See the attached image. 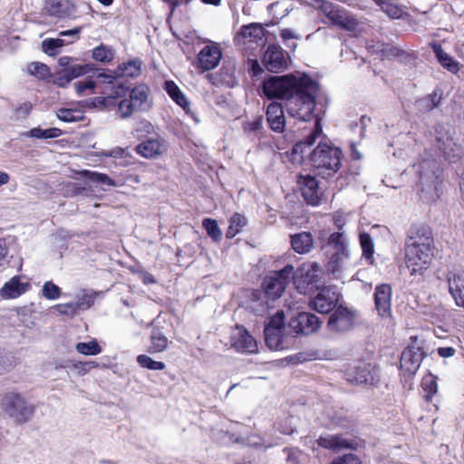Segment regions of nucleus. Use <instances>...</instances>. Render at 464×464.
Here are the masks:
<instances>
[{"label":"nucleus","mask_w":464,"mask_h":464,"mask_svg":"<svg viewBox=\"0 0 464 464\" xmlns=\"http://www.w3.org/2000/svg\"><path fill=\"white\" fill-rule=\"evenodd\" d=\"M291 246L293 250L300 255L310 253L314 247V240L310 232H300L291 235Z\"/></svg>","instance_id":"obj_31"},{"label":"nucleus","mask_w":464,"mask_h":464,"mask_svg":"<svg viewBox=\"0 0 464 464\" xmlns=\"http://www.w3.org/2000/svg\"><path fill=\"white\" fill-rule=\"evenodd\" d=\"M29 288V282L24 281L20 276H14L2 286L0 295L5 299H14L27 292Z\"/></svg>","instance_id":"obj_23"},{"label":"nucleus","mask_w":464,"mask_h":464,"mask_svg":"<svg viewBox=\"0 0 464 464\" xmlns=\"http://www.w3.org/2000/svg\"><path fill=\"white\" fill-rule=\"evenodd\" d=\"M44 10L49 15L66 18L75 14L76 6L72 0H45Z\"/></svg>","instance_id":"obj_20"},{"label":"nucleus","mask_w":464,"mask_h":464,"mask_svg":"<svg viewBox=\"0 0 464 464\" xmlns=\"http://www.w3.org/2000/svg\"><path fill=\"white\" fill-rule=\"evenodd\" d=\"M327 255L329 256L327 270L335 279L341 278L344 270L345 259L348 257L349 254L340 255L338 253H330Z\"/></svg>","instance_id":"obj_34"},{"label":"nucleus","mask_w":464,"mask_h":464,"mask_svg":"<svg viewBox=\"0 0 464 464\" xmlns=\"http://www.w3.org/2000/svg\"><path fill=\"white\" fill-rule=\"evenodd\" d=\"M222 432L218 430H215L213 431V439L217 441V442H219L221 444H227L231 441L232 440V435L228 432H225L224 434H221Z\"/></svg>","instance_id":"obj_58"},{"label":"nucleus","mask_w":464,"mask_h":464,"mask_svg":"<svg viewBox=\"0 0 464 464\" xmlns=\"http://www.w3.org/2000/svg\"><path fill=\"white\" fill-rule=\"evenodd\" d=\"M164 90L196 122L199 121L197 115L191 111L190 102L173 81H167L164 84Z\"/></svg>","instance_id":"obj_28"},{"label":"nucleus","mask_w":464,"mask_h":464,"mask_svg":"<svg viewBox=\"0 0 464 464\" xmlns=\"http://www.w3.org/2000/svg\"><path fill=\"white\" fill-rule=\"evenodd\" d=\"M374 304L381 317L390 318L392 316V287L390 285L382 284L376 286Z\"/></svg>","instance_id":"obj_17"},{"label":"nucleus","mask_w":464,"mask_h":464,"mask_svg":"<svg viewBox=\"0 0 464 464\" xmlns=\"http://www.w3.org/2000/svg\"><path fill=\"white\" fill-rule=\"evenodd\" d=\"M301 82V75L272 76L263 82V92L268 98H285L295 91Z\"/></svg>","instance_id":"obj_5"},{"label":"nucleus","mask_w":464,"mask_h":464,"mask_svg":"<svg viewBox=\"0 0 464 464\" xmlns=\"http://www.w3.org/2000/svg\"><path fill=\"white\" fill-rule=\"evenodd\" d=\"M266 327L276 328V330L284 331L285 327V314L283 311H277L275 315H273L269 323L266 325Z\"/></svg>","instance_id":"obj_56"},{"label":"nucleus","mask_w":464,"mask_h":464,"mask_svg":"<svg viewBox=\"0 0 464 464\" xmlns=\"http://www.w3.org/2000/svg\"><path fill=\"white\" fill-rule=\"evenodd\" d=\"M203 227L206 229L208 235L214 240L218 241L221 238V231L218 227L216 220L211 218H205L203 220Z\"/></svg>","instance_id":"obj_50"},{"label":"nucleus","mask_w":464,"mask_h":464,"mask_svg":"<svg viewBox=\"0 0 464 464\" xmlns=\"http://www.w3.org/2000/svg\"><path fill=\"white\" fill-rule=\"evenodd\" d=\"M113 81L114 77L111 74L98 73L95 78L92 77L77 82L75 83V91L78 94L92 93L94 88L102 84H107L110 87V84H111Z\"/></svg>","instance_id":"obj_25"},{"label":"nucleus","mask_w":464,"mask_h":464,"mask_svg":"<svg viewBox=\"0 0 464 464\" xmlns=\"http://www.w3.org/2000/svg\"><path fill=\"white\" fill-rule=\"evenodd\" d=\"M284 452L286 454L287 464H301L302 450L297 448H285Z\"/></svg>","instance_id":"obj_55"},{"label":"nucleus","mask_w":464,"mask_h":464,"mask_svg":"<svg viewBox=\"0 0 464 464\" xmlns=\"http://www.w3.org/2000/svg\"><path fill=\"white\" fill-rule=\"evenodd\" d=\"M340 294L333 286H325L319 290L310 301V307L318 313L326 314L335 307Z\"/></svg>","instance_id":"obj_13"},{"label":"nucleus","mask_w":464,"mask_h":464,"mask_svg":"<svg viewBox=\"0 0 464 464\" xmlns=\"http://www.w3.org/2000/svg\"><path fill=\"white\" fill-rule=\"evenodd\" d=\"M317 8L331 21L334 25L349 32H355L359 23L355 17L338 5L326 0H314Z\"/></svg>","instance_id":"obj_4"},{"label":"nucleus","mask_w":464,"mask_h":464,"mask_svg":"<svg viewBox=\"0 0 464 464\" xmlns=\"http://www.w3.org/2000/svg\"><path fill=\"white\" fill-rule=\"evenodd\" d=\"M318 92V82L308 75L302 74L301 82L285 101L288 114L302 121H310L316 105Z\"/></svg>","instance_id":"obj_3"},{"label":"nucleus","mask_w":464,"mask_h":464,"mask_svg":"<svg viewBox=\"0 0 464 464\" xmlns=\"http://www.w3.org/2000/svg\"><path fill=\"white\" fill-rule=\"evenodd\" d=\"M448 285L456 304L464 309V272L450 274L448 277Z\"/></svg>","instance_id":"obj_30"},{"label":"nucleus","mask_w":464,"mask_h":464,"mask_svg":"<svg viewBox=\"0 0 464 464\" xmlns=\"http://www.w3.org/2000/svg\"><path fill=\"white\" fill-rule=\"evenodd\" d=\"M27 72L29 74L34 75L38 79H45L50 75L48 66L39 62H34L28 64Z\"/></svg>","instance_id":"obj_43"},{"label":"nucleus","mask_w":464,"mask_h":464,"mask_svg":"<svg viewBox=\"0 0 464 464\" xmlns=\"http://www.w3.org/2000/svg\"><path fill=\"white\" fill-rule=\"evenodd\" d=\"M434 246L405 249V264L411 276H421L429 267L434 256Z\"/></svg>","instance_id":"obj_6"},{"label":"nucleus","mask_w":464,"mask_h":464,"mask_svg":"<svg viewBox=\"0 0 464 464\" xmlns=\"http://www.w3.org/2000/svg\"><path fill=\"white\" fill-rule=\"evenodd\" d=\"M298 183L306 202L311 205L318 204L322 192L316 179L310 175L300 176Z\"/></svg>","instance_id":"obj_21"},{"label":"nucleus","mask_w":464,"mask_h":464,"mask_svg":"<svg viewBox=\"0 0 464 464\" xmlns=\"http://www.w3.org/2000/svg\"><path fill=\"white\" fill-rule=\"evenodd\" d=\"M141 63L140 60H131L119 65L111 74L114 81L110 87L111 94L107 97L96 98L99 105L108 107L117 105L116 113L121 119H127L133 114L144 111L150 108V89L145 84H139L130 90L125 89L118 78L135 77L140 73Z\"/></svg>","instance_id":"obj_1"},{"label":"nucleus","mask_w":464,"mask_h":464,"mask_svg":"<svg viewBox=\"0 0 464 464\" xmlns=\"http://www.w3.org/2000/svg\"><path fill=\"white\" fill-rule=\"evenodd\" d=\"M83 177L88 178L93 181L105 184L108 186H115V182L106 174L91 171V170H83L82 171Z\"/></svg>","instance_id":"obj_48"},{"label":"nucleus","mask_w":464,"mask_h":464,"mask_svg":"<svg viewBox=\"0 0 464 464\" xmlns=\"http://www.w3.org/2000/svg\"><path fill=\"white\" fill-rule=\"evenodd\" d=\"M283 332L276 328L265 327V340L269 349L275 351L284 349Z\"/></svg>","instance_id":"obj_35"},{"label":"nucleus","mask_w":464,"mask_h":464,"mask_svg":"<svg viewBox=\"0 0 464 464\" xmlns=\"http://www.w3.org/2000/svg\"><path fill=\"white\" fill-rule=\"evenodd\" d=\"M136 151L144 158H154L165 151V146L160 140L150 139L138 145Z\"/></svg>","instance_id":"obj_33"},{"label":"nucleus","mask_w":464,"mask_h":464,"mask_svg":"<svg viewBox=\"0 0 464 464\" xmlns=\"http://www.w3.org/2000/svg\"><path fill=\"white\" fill-rule=\"evenodd\" d=\"M72 79L69 75V73L65 71V69L61 72L58 76L56 77L55 82L59 86H65L68 82H70Z\"/></svg>","instance_id":"obj_62"},{"label":"nucleus","mask_w":464,"mask_h":464,"mask_svg":"<svg viewBox=\"0 0 464 464\" xmlns=\"http://www.w3.org/2000/svg\"><path fill=\"white\" fill-rule=\"evenodd\" d=\"M265 30L257 24H251L242 27L236 40L238 44L245 46L246 50L254 51L263 45Z\"/></svg>","instance_id":"obj_11"},{"label":"nucleus","mask_w":464,"mask_h":464,"mask_svg":"<svg viewBox=\"0 0 464 464\" xmlns=\"http://www.w3.org/2000/svg\"><path fill=\"white\" fill-rule=\"evenodd\" d=\"M5 414L16 424L28 421L34 414L33 408H5Z\"/></svg>","instance_id":"obj_36"},{"label":"nucleus","mask_w":464,"mask_h":464,"mask_svg":"<svg viewBox=\"0 0 464 464\" xmlns=\"http://www.w3.org/2000/svg\"><path fill=\"white\" fill-rule=\"evenodd\" d=\"M424 245L425 246H434L430 227L423 223L412 224L407 232L405 249L421 248Z\"/></svg>","instance_id":"obj_10"},{"label":"nucleus","mask_w":464,"mask_h":464,"mask_svg":"<svg viewBox=\"0 0 464 464\" xmlns=\"http://www.w3.org/2000/svg\"><path fill=\"white\" fill-rule=\"evenodd\" d=\"M355 314L350 309L338 306L330 315L327 327L331 332L345 333L354 326Z\"/></svg>","instance_id":"obj_12"},{"label":"nucleus","mask_w":464,"mask_h":464,"mask_svg":"<svg viewBox=\"0 0 464 464\" xmlns=\"http://www.w3.org/2000/svg\"><path fill=\"white\" fill-rule=\"evenodd\" d=\"M262 63L269 72H278L287 67L286 53L278 44H271L263 54Z\"/></svg>","instance_id":"obj_14"},{"label":"nucleus","mask_w":464,"mask_h":464,"mask_svg":"<svg viewBox=\"0 0 464 464\" xmlns=\"http://www.w3.org/2000/svg\"><path fill=\"white\" fill-rule=\"evenodd\" d=\"M32 110V104L30 102H24L16 108L15 113L18 118L26 117Z\"/></svg>","instance_id":"obj_60"},{"label":"nucleus","mask_w":464,"mask_h":464,"mask_svg":"<svg viewBox=\"0 0 464 464\" xmlns=\"http://www.w3.org/2000/svg\"><path fill=\"white\" fill-rule=\"evenodd\" d=\"M237 341L234 343V348L245 354H252L257 353V343L255 338L241 326H236Z\"/></svg>","instance_id":"obj_26"},{"label":"nucleus","mask_w":464,"mask_h":464,"mask_svg":"<svg viewBox=\"0 0 464 464\" xmlns=\"http://www.w3.org/2000/svg\"><path fill=\"white\" fill-rule=\"evenodd\" d=\"M124 152H125V150L123 149L117 147L109 151H102L99 153V155L118 159V158L122 157Z\"/></svg>","instance_id":"obj_61"},{"label":"nucleus","mask_w":464,"mask_h":464,"mask_svg":"<svg viewBox=\"0 0 464 464\" xmlns=\"http://www.w3.org/2000/svg\"><path fill=\"white\" fill-rule=\"evenodd\" d=\"M434 52L442 66L448 68L450 71L458 70V63L454 62L452 58L442 50L441 46H434Z\"/></svg>","instance_id":"obj_42"},{"label":"nucleus","mask_w":464,"mask_h":464,"mask_svg":"<svg viewBox=\"0 0 464 464\" xmlns=\"http://www.w3.org/2000/svg\"><path fill=\"white\" fill-rule=\"evenodd\" d=\"M440 100V97H439L436 92H433L431 95L428 97V99L425 100V102H427L425 108L427 110H432L433 108L438 106Z\"/></svg>","instance_id":"obj_63"},{"label":"nucleus","mask_w":464,"mask_h":464,"mask_svg":"<svg viewBox=\"0 0 464 464\" xmlns=\"http://www.w3.org/2000/svg\"><path fill=\"white\" fill-rule=\"evenodd\" d=\"M24 403H26L24 398L14 392H7L3 399L4 406H19Z\"/></svg>","instance_id":"obj_54"},{"label":"nucleus","mask_w":464,"mask_h":464,"mask_svg":"<svg viewBox=\"0 0 464 464\" xmlns=\"http://www.w3.org/2000/svg\"><path fill=\"white\" fill-rule=\"evenodd\" d=\"M293 270L294 266L287 265L279 271H273L268 274L263 281L266 297L271 300L279 298L289 283Z\"/></svg>","instance_id":"obj_7"},{"label":"nucleus","mask_w":464,"mask_h":464,"mask_svg":"<svg viewBox=\"0 0 464 464\" xmlns=\"http://www.w3.org/2000/svg\"><path fill=\"white\" fill-rule=\"evenodd\" d=\"M382 10L391 18L399 19L402 16V8L394 0H384L381 4Z\"/></svg>","instance_id":"obj_39"},{"label":"nucleus","mask_w":464,"mask_h":464,"mask_svg":"<svg viewBox=\"0 0 464 464\" xmlns=\"http://www.w3.org/2000/svg\"><path fill=\"white\" fill-rule=\"evenodd\" d=\"M168 338L160 331H153L150 336V344L148 352L157 353L165 351L168 347Z\"/></svg>","instance_id":"obj_37"},{"label":"nucleus","mask_w":464,"mask_h":464,"mask_svg":"<svg viewBox=\"0 0 464 464\" xmlns=\"http://www.w3.org/2000/svg\"><path fill=\"white\" fill-rule=\"evenodd\" d=\"M334 224L338 231H344L343 227L346 224V217L342 213H335L333 217Z\"/></svg>","instance_id":"obj_59"},{"label":"nucleus","mask_w":464,"mask_h":464,"mask_svg":"<svg viewBox=\"0 0 464 464\" xmlns=\"http://www.w3.org/2000/svg\"><path fill=\"white\" fill-rule=\"evenodd\" d=\"M423 398L426 402H431V397L437 393V382L433 377L425 378L422 382Z\"/></svg>","instance_id":"obj_46"},{"label":"nucleus","mask_w":464,"mask_h":464,"mask_svg":"<svg viewBox=\"0 0 464 464\" xmlns=\"http://www.w3.org/2000/svg\"><path fill=\"white\" fill-rule=\"evenodd\" d=\"M322 135L323 128L320 119H316L309 135L305 140L295 144L292 152L293 154H300V160H303L305 155H309L310 161L314 168L328 170V175H331L337 172L341 167L342 151L338 148L331 147L325 143H319L312 152L308 150Z\"/></svg>","instance_id":"obj_2"},{"label":"nucleus","mask_w":464,"mask_h":464,"mask_svg":"<svg viewBox=\"0 0 464 464\" xmlns=\"http://www.w3.org/2000/svg\"><path fill=\"white\" fill-rule=\"evenodd\" d=\"M137 362L140 366L154 371H161L166 368V365L162 362L154 361L146 354H140L137 357Z\"/></svg>","instance_id":"obj_44"},{"label":"nucleus","mask_w":464,"mask_h":464,"mask_svg":"<svg viewBox=\"0 0 464 464\" xmlns=\"http://www.w3.org/2000/svg\"><path fill=\"white\" fill-rule=\"evenodd\" d=\"M421 354L411 348L405 349L401 356V367L409 372L414 373L420 367Z\"/></svg>","instance_id":"obj_32"},{"label":"nucleus","mask_w":464,"mask_h":464,"mask_svg":"<svg viewBox=\"0 0 464 464\" xmlns=\"http://www.w3.org/2000/svg\"><path fill=\"white\" fill-rule=\"evenodd\" d=\"M75 349L79 353L84 355H97L102 353V348L96 340H92L88 343H78Z\"/></svg>","instance_id":"obj_41"},{"label":"nucleus","mask_w":464,"mask_h":464,"mask_svg":"<svg viewBox=\"0 0 464 464\" xmlns=\"http://www.w3.org/2000/svg\"><path fill=\"white\" fill-rule=\"evenodd\" d=\"M81 31V27H76L71 30L60 32L58 38L44 40L42 43L44 52L52 56L56 55L63 46L70 44L77 40Z\"/></svg>","instance_id":"obj_15"},{"label":"nucleus","mask_w":464,"mask_h":464,"mask_svg":"<svg viewBox=\"0 0 464 464\" xmlns=\"http://www.w3.org/2000/svg\"><path fill=\"white\" fill-rule=\"evenodd\" d=\"M95 294L92 292L82 291L78 296V301L74 302L77 309L86 310L91 307L94 302Z\"/></svg>","instance_id":"obj_47"},{"label":"nucleus","mask_w":464,"mask_h":464,"mask_svg":"<svg viewBox=\"0 0 464 464\" xmlns=\"http://www.w3.org/2000/svg\"><path fill=\"white\" fill-rule=\"evenodd\" d=\"M114 57V52L113 50L106 46L104 44H101L93 49L92 51V58L95 61L101 62V63H110L112 61Z\"/></svg>","instance_id":"obj_40"},{"label":"nucleus","mask_w":464,"mask_h":464,"mask_svg":"<svg viewBox=\"0 0 464 464\" xmlns=\"http://www.w3.org/2000/svg\"><path fill=\"white\" fill-rule=\"evenodd\" d=\"M247 223V220L246 218L240 215V214H236L234 215V225H236L237 227H239V228H237L236 230L234 229V237L237 235V233H238L240 231V229L245 227Z\"/></svg>","instance_id":"obj_64"},{"label":"nucleus","mask_w":464,"mask_h":464,"mask_svg":"<svg viewBox=\"0 0 464 464\" xmlns=\"http://www.w3.org/2000/svg\"><path fill=\"white\" fill-rule=\"evenodd\" d=\"M321 267L317 263L307 262L300 266L291 277L300 294H306L313 288L320 278Z\"/></svg>","instance_id":"obj_8"},{"label":"nucleus","mask_w":464,"mask_h":464,"mask_svg":"<svg viewBox=\"0 0 464 464\" xmlns=\"http://www.w3.org/2000/svg\"><path fill=\"white\" fill-rule=\"evenodd\" d=\"M437 147L442 152L444 158L450 161H456L461 158L464 150L457 144L453 139L446 134L436 139Z\"/></svg>","instance_id":"obj_22"},{"label":"nucleus","mask_w":464,"mask_h":464,"mask_svg":"<svg viewBox=\"0 0 464 464\" xmlns=\"http://www.w3.org/2000/svg\"><path fill=\"white\" fill-rule=\"evenodd\" d=\"M56 116L59 120L65 122L79 121L82 118V113L79 111L64 108L59 109L56 111Z\"/></svg>","instance_id":"obj_45"},{"label":"nucleus","mask_w":464,"mask_h":464,"mask_svg":"<svg viewBox=\"0 0 464 464\" xmlns=\"http://www.w3.org/2000/svg\"><path fill=\"white\" fill-rule=\"evenodd\" d=\"M315 441L319 447L334 451L357 450L359 446L355 440L343 438L342 434L320 436Z\"/></svg>","instance_id":"obj_18"},{"label":"nucleus","mask_w":464,"mask_h":464,"mask_svg":"<svg viewBox=\"0 0 464 464\" xmlns=\"http://www.w3.org/2000/svg\"><path fill=\"white\" fill-rule=\"evenodd\" d=\"M55 309L61 314L73 316L79 311L74 303L60 304L55 305Z\"/></svg>","instance_id":"obj_57"},{"label":"nucleus","mask_w":464,"mask_h":464,"mask_svg":"<svg viewBox=\"0 0 464 464\" xmlns=\"http://www.w3.org/2000/svg\"><path fill=\"white\" fill-rule=\"evenodd\" d=\"M346 379L351 383H368L373 379L372 367L370 363L360 362L347 370Z\"/></svg>","instance_id":"obj_24"},{"label":"nucleus","mask_w":464,"mask_h":464,"mask_svg":"<svg viewBox=\"0 0 464 464\" xmlns=\"http://www.w3.org/2000/svg\"><path fill=\"white\" fill-rule=\"evenodd\" d=\"M43 296L48 300H56L61 295V289L53 282H45L43 285Z\"/></svg>","instance_id":"obj_49"},{"label":"nucleus","mask_w":464,"mask_h":464,"mask_svg":"<svg viewBox=\"0 0 464 464\" xmlns=\"http://www.w3.org/2000/svg\"><path fill=\"white\" fill-rule=\"evenodd\" d=\"M360 243L363 252V256L366 258L372 257L373 254V243L372 237L367 233H362L360 235Z\"/></svg>","instance_id":"obj_52"},{"label":"nucleus","mask_w":464,"mask_h":464,"mask_svg":"<svg viewBox=\"0 0 464 464\" xmlns=\"http://www.w3.org/2000/svg\"><path fill=\"white\" fill-rule=\"evenodd\" d=\"M266 120L272 130L283 132L285 127V118L283 107L278 102H271L266 109Z\"/></svg>","instance_id":"obj_29"},{"label":"nucleus","mask_w":464,"mask_h":464,"mask_svg":"<svg viewBox=\"0 0 464 464\" xmlns=\"http://www.w3.org/2000/svg\"><path fill=\"white\" fill-rule=\"evenodd\" d=\"M435 167L436 163L434 161L423 160L420 163L419 171H420V181L421 185V197L428 201L435 200L438 195V176L435 173V170L432 169L430 172L426 171V168Z\"/></svg>","instance_id":"obj_9"},{"label":"nucleus","mask_w":464,"mask_h":464,"mask_svg":"<svg viewBox=\"0 0 464 464\" xmlns=\"http://www.w3.org/2000/svg\"><path fill=\"white\" fill-rule=\"evenodd\" d=\"M72 79L89 73L92 71L90 64H74L65 69Z\"/></svg>","instance_id":"obj_53"},{"label":"nucleus","mask_w":464,"mask_h":464,"mask_svg":"<svg viewBox=\"0 0 464 464\" xmlns=\"http://www.w3.org/2000/svg\"><path fill=\"white\" fill-rule=\"evenodd\" d=\"M322 322L319 317L311 313H299L298 315L289 323L290 328L295 334H311L317 332L321 327Z\"/></svg>","instance_id":"obj_16"},{"label":"nucleus","mask_w":464,"mask_h":464,"mask_svg":"<svg viewBox=\"0 0 464 464\" xmlns=\"http://www.w3.org/2000/svg\"><path fill=\"white\" fill-rule=\"evenodd\" d=\"M322 250L326 254L338 253L340 255L349 254L348 251V239L344 231H337L332 233L326 243L322 244Z\"/></svg>","instance_id":"obj_27"},{"label":"nucleus","mask_w":464,"mask_h":464,"mask_svg":"<svg viewBox=\"0 0 464 464\" xmlns=\"http://www.w3.org/2000/svg\"><path fill=\"white\" fill-rule=\"evenodd\" d=\"M62 135V130L58 128H49V129H41L39 127L33 128L29 131L24 133V136L25 137H31L35 139H53L57 138Z\"/></svg>","instance_id":"obj_38"},{"label":"nucleus","mask_w":464,"mask_h":464,"mask_svg":"<svg viewBox=\"0 0 464 464\" xmlns=\"http://www.w3.org/2000/svg\"><path fill=\"white\" fill-rule=\"evenodd\" d=\"M329 464H363L354 453H346L334 458Z\"/></svg>","instance_id":"obj_51"},{"label":"nucleus","mask_w":464,"mask_h":464,"mask_svg":"<svg viewBox=\"0 0 464 464\" xmlns=\"http://www.w3.org/2000/svg\"><path fill=\"white\" fill-rule=\"evenodd\" d=\"M221 56L220 48L217 44L206 45L198 54V66L202 71H210L218 65Z\"/></svg>","instance_id":"obj_19"}]
</instances>
